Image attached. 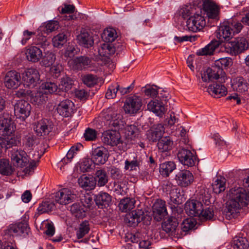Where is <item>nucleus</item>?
<instances>
[{
	"label": "nucleus",
	"mask_w": 249,
	"mask_h": 249,
	"mask_svg": "<svg viewBox=\"0 0 249 249\" xmlns=\"http://www.w3.org/2000/svg\"><path fill=\"white\" fill-rule=\"evenodd\" d=\"M204 14H206L208 19V24L210 20L217 21L219 19V8L213 2L208 0L204 2L203 4Z\"/></svg>",
	"instance_id": "12"
},
{
	"label": "nucleus",
	"mask_w": 249,
	"mask_h": 249,
	"mask_svg": "<svg viewBox=\"0 0 249 249\" xmlns=\"http://www.w3.org/2000/svg\"><path fill=\"white\" fill-rule=\"evenodd\" d=\"M82 79L83 83L89 88L93 87L98 82L97 76L91 74H88L83 76Z\"/></svg>",
	"instance_id": "52"
},
{
	"label": "nucleus",
	"mask_w": 249,
	"mask_h": 249,
	"mask_svg": "<svg viewBox=\"0 0 249 249\" xmlns=\"http://www.w3.org/2000/svg\"><path fill=\"white\" fill-rule=\"evenodd\" d=\"M244 188L235 187L231 188L228 194L224 212L229 218L234 217L239 210L249 205V177L243 180Z\"/></svg>",
	"instance_id": "1"
},
{
	"label": "nucleus",
	"mask_w": 249,
	"mask_h": 249,
	"mask_svg": "<svg viewBox=\"0 0 249 249\" xmlns=\"http://www.w3.org/2000/svg\"><path fill=\"white\" fill-rule=\"evenodd\" d=\"M103 142L107 145L116 146L121 144L122 146H126L125 142H123L120 133L116 130H108L105 131L102 136Z\"/></svg>",
	"instance_id": "7"
},
{
	"label": "nucleus",
	"mask_w": 249,
	"mask_h": 249,
	"mask_svg": "<svg viewBox=\"0 0 249 249\" xmlns=\"http://www.w3.org/2000/svg\"><path fill=\"white\" fill-rule=\"evenodd\" d=\"M53 123L48 119H43L34 125V129L38 136H46L52 131Z\"/></svg>",
	"instance_id": "17"
},
{
	"label": "nucleus",
	"mask_w": 249,
	"mask_h": 249,
	"mask_svg": "<svg viewBox=\"0 0 249 249\" xmlns=\"http://www.w3.org/2000/svg\"><path fill=\"white\" fill-rule=\"evenodd\" d=\"M225 183L226 179L225 178L215 180L212 185L213 192L218 194L225 191L226 189Z\"/></svg>",
	"instance_id": "48"
},
{
	"label": "nucleus",
	"mask_w": 249,
	"mask_h": 249,
	"mask_svg": "<svg viewBox=\"0 0 249 249\" xmlns=\"http://www.w3.org/2000/svg\"><path fill=\"white\" fill-rule=\"evenodd\" d=\"M147 219L148 222L144 221L146 224L150 223L152 218L150 216H145L144 212L142 210H137L126 214L124 219L125 222L129 226L135 227L141 221Z\"/></svg>",
	"instance_id": "6"
},
{
	"label": "nucleus",
	"mask_w": 249,
	"mask_h": 249,
	"mask_svg": "<svg viewBox=\"0 0 249 249\" xmlns=\"http://www.w3.org/2000/svg\"><path fill=\"white\" fill-rule=\"evenodd\" d=\"M84 138L86 141H92L96 139L97 136L96 131L94 129L88 128L86 129L84 134Z\"/></svg>",
	"instance_id": "62"
},
{
	"label": "nucleus",
	"mask_w": 249,
	"mask_h": 249,
	"mask_svg": "<svg viewBox=\"0 0 249 249\" xmlns=\"http://www.w3.org/2000/svg\"><path fill=\"white\" fill-rule=\"evenodd\" d=\"M171 208L172 211V216L174 218H176L178 221L181 219L183 215V210L181 207L178 205H172Z\"/></svg>",
	"instance_id": "58"
},
{
	"label": "nucleus",
	"mask_w": 249,
	"mask_h": 249,
	"mask_svg": "<svg viewBox=\"0 0 249 249\" xmlns=\"http://www.w3.org/2000/svg\"><path fill=\"white\" fill-rule=\"evenodd\" d=\"M22 79L27 87L34 88L39 84L40 74L38 71L35 69H28L22 73Z\"/></svg>",
	"instance_id": "9"
},
{
	"label": "nucleus",
	"mask_w": 249,
	"mask_h": 249,
	"mask_svg": "<svg viewBox=\"0 0 249 249\" xmlns=\"http://www.w3.org/2000/svg\"><path fill=\"white\" fill-rule=\"evenodd\" d=\"M36 45H39L41 48L43 49L44 52H46L47 48L50 45V42L46 37V35L37 32L36 38Z\"/></svg>",
	"instance_id": "46"
},
{
	"label": "nucleus",
	"mask_w": 249,
	"mask_h": 249,
	"mask_svg": "<svg viewBox=\"0 0 249 249\" xmlns=\"http://www.w3.org/2000/svg\"><path fill=\"white\" fill-rule=\"evenodd\" d=\"M176 179L179 186L186 187L193 182L194 177L189 171L184 170L180 171L176 175Z\"/></svg>",
	"instance_id": "24"
},
{
	"label": "nucleus",
	"mask_w": 249,
	"mask_h": 249,
	"mask_svg": "<svg viewBox=\"0 0 249 249\" xmlns=\"http://www.w3.org/2000/svg\"><path fill=\"white\" fill-rule=\"evenodd\" d=\"M67 33L64 32L54 36L52 39L53 46L58 48H61L67 42Z\"/></svg>",
	"instance_id": "45"
},
{
	"label": "nucleus",
	"mask_w": 249,
	"mask_h": 249,
	"mask_svg": "<svg viewBox=\"0 0 249 249\" xmlns=\"http://www.w3.org/2000/svg\"><path fill=\"white\" fill-rule=\"evenodd\" d=\"M196 225V221L191 218L184 219L181 224V229L183 231L187 232L193 229Z\"/></svg>",
	"instance_id": "57"
},
{
	"label": "nucleus",
	"mask_w": 249,
	"mask_h": 249,
	"mask_svg": "<svg viewBox=\"0 0 249 249\" xmlns=\"http://www.w3.org/2000/svg\"><path fill=\"white\" fill-rule=\"evenodd\" d=\"M52 94L61 95L58 92V86L54 82H47L43 83L39 87V94Z\"/></svg>",
	"instance_id": "33"
},
{
	"label": "nucleus",
	"mask_w": 249,
	"mask_h": 249,
	"mask_svg": "<svg viewBox=\"0 0 249 249\" xmlns=\"http://www.w3.org/2000/svg\"><path fill=\"white\" fill-rule=\"evenodd\" d=\"M14 115L16 119L24 121L30 114V110H14Z\"/></svg>",
	"instance_id": "61"
},
{
	"label": "nucleus",
	"mask_w": 249,
	"mask_h": 249,
	"mask_svg": "<svg viewBox=\"0 0 249 249\" xmlns=\"http://www.w3.org/2000/svg\"><path fill=\"white\" fill-rule=\"evenodd\" d=\"M220 45H221L220 40L213 39L205 47L198 50L196 53L198 56L212 55L215 50Z\"/></svg>",
	"instance_id": "31"
},
{
	"label": "nucleus",
	"mask_w": 249,
	"mask_h": 249,
	"mask_svg": "<svg viewBox=\"0 0 249 249\" xmlns=\"http://www.w3.org/2000/svg\"><path fill=\"white\" fill-rule=\"evenodd\" d=\"M26 57L27 59L32 62H38L42 57V51L36 46H31L27 50Z\"/></svg>",
	"instance_id": "32"
},
{
	"label": "nucleus",
	"mask_w": 249,
	"mask_h": 249,
	"mask_svg": "<svg viewBox=\"0 0 249 249\" xmlns=\"http://www.w3.org/2000/svg\"><path fill=\"white\" fill-rule=\"evenodd\" d=\"M14 132V128L11 120L9 118L0 119V158L1 156L2 149L6 150L16 146L19 141L11 134Z\"/></svg>",
	"instance_id": "2"
},
{
	"label": "nucleus",
	"mask_w": 249,
	"mask_h": 249,
	"mask_svg": "<svg viewBox=\"0 0 249 249\" xmlns=\"http://www.w3.org/2000/svg\"><path fill=\"white\" fill-rule=\"evenodd\" d=\"M94 201L99 208L103 209L109 205L111 201V197L108 193L101 192L95 196Z\"/></svg>",
	"instance_id": "29"
},
{
	"label": "nucleus",
	"mask_w": 249,
	"mask_h": 249,
	"mask_svg": "<svg viewBox=\"0 0 249 249\" xmlns=\"http://www.w3.org/2000/svg\"><path fill=\"white\" fill-rule=\"evenodd\" d=\"M139 133V129L134 124L129 125L125 127V134L131 138L135 137Z\"/></svg>",
	"instance_id": "59"
},
{
	"label": "nucleus",
	"mask_w": 249,
	"mask_h": 249,
	"mask_svg": "<svg viewBox=\"0 0 249 249\" xmlns=\"http://www.w3.org/2000/svg\"><path fill=\"white\" fill-rule=\"evenodd\" d=\"M59 26L57 21L51 20L46 25L40 26L37 30V32L43 33V34L47 35L58 29Z\"/></svg>",
	"instance_id": "39"
},
{
	"label": "nucleus",
	"mask_w": 249,
	"mask_h": 249,
	"mask_svg": "<svg viewBox=\"0 0 249 249\" xmlns=\"http://www.w3.org/2000/svg\"><path fill=\"white\" fill-rule=\"evenodd\" d=\"M178 221L177 218L170 217L162 223L161 227L167 233L173 235L178 233Z\"/></svg>",
	"instance_id": "25"
},
{
	"label": "nucleus",
	"mask_w": 249,
	"mask_h": 249,
	"mask_svg": "<svg viewBox=\"0 0 249 249\" xmlns=\"http://www.w3.org/2000/svg\"><path fill=\"white\" fill-rule=\"evenodd\" d=\"M249 244L247 239L243 237H235L233 239L232 248L233 249H247Z\"/></svg>",
	"instance_id": "41"
},
{
	"label": "nucleus",
	"mask_w": 249,
	"mask_h": 249,
	"mask_svg": "<svg viewBox=\"0 0 249 249\" xmlns=\"http://www.w3.org/2000/svg\"><path fill=\"white\" fill-rule=\"evenodd\" d=\"M120 46L118 43H112L105 42L103 43L99 49L98 53L100 55L107 57L108 55H112L118 51L119 47Z\"/></svg>",
	"instance_id": "28"
},
{
	"label": "nucleus",
	"mask_w": 249,
	"mask_h": 249,
	"mask_svg": "<svg viewBox=\"0 0 249 249\" xmlns=\"http://www.w3.org/2000/svg\"><path fill=\"white\" fill-rule=\"evenodd\" d=\"M135 204V200L133 198H126L122 199L119 203L120 209L122 212H126L132 210Z\"/></svg>",
	"instance_id": "47"
},
{
	"label": "nucleus",
	"mask_w": 249,
	"mask_h": 249,
	"mask_svg": "<svg viewBox=\"0 0 249 249\" xmlns=\"http://www.w3.org/2000/svg\"><path fill=\"white\" fill-rule=\"evenodd\" d=\"M44 53V55L40 62L41 65L45 67H49L52 65L55 60V54L49 51H46Z\"/></svg>",
	"instance_id": "43"
},
{
	"label": "nucleus",
	"mask_w": 249,
	"mask_h": 249,
	"mask_svg": "<svg viewBox=\"0 0 249 249\" xmlns=\"http://www.w3.org/2000/svg\"><path fill=\"white\" fill-rule=\"evenodd\" d=\"M218 83H213L210 85L207 89V91L210 95L214 98H220L226 95L227 88L223 85Z\"/></svg>",
	"instance_id": "26"
},
{
	"label": "nucleus",
	"mask_w": 249,
	"mask_h": 249,
	"mask_svg": "<svg viewBox=\"0 0 249 249\" xmlns=\"http://www.w3.org/2000/svg\"><path fill=\"white\" fill-rule=\"evenodd\" d=\"M76 39L77 43L86 48L91 47L94 45V39L92 35L86 29H82Z\"/></svg>",
	"instance_id": "20"
},
{
	"label": "nucleus",
	"mask_w": 249,
	"mask_h": 249,
	"mask_svg": "<svg viewBox=\"0 0 249 249\" xmlns=\"http://www.w3.org/2000/svg\"><path fill=\"white\" fill-rule=\"evenodd\" d=\"M219 36H217V38L220 40L221 44L224 39L226 42L230 41L232 37L234 35L232 31L231 28L227 24L226 22H224L219 28L218 32Z\"/></svg>",
	"instance_id": "27"
},
{
	"label": "nucleus",
	"mask_w": 249,
	"mask_h": 249,
	"mask_svg": "<svg viewBox=\"0 0 249 249\" xmlns=\"http://www.w3.org/2000/svg\"><path fill=\"white\" fill-rule=\"evenodd\" d=\"M164 131V127L161 124L154 125L147 131L146 138L150 142H156L162 137Z\"/></svg>",
	"instance_id": "21"
},
{
	"label": "nucleus",
	"mask_w": 249,
	"mask_h": 249,
	"mask_svg": "<svg viewBox=\"0 0 249 249\" xmlns=\"http://www.w3.org/2000/svg\"><path fill=\"white\" fill-rule=\"evenodd\" d=\"M203 210L202 203L197 200H191L188 201L185 204V210L190 216L200 217Z\"/></svg>",
	"instance_id": "16"
},
{
	"label": "nucleus",
	"mask_w": 249,
	"mask_h": 249,
	"mask_svg": "<svg viewBox=\"0 0 249 249\" xmlns=\"http://www.w3.org/2000/svg\"><path fill=\"white\" fill-rule=\"evenodd\" d=\"M78 182L82 188L87 190H92L95 187V179L92 177H89L82 175L78 178Z\"/></svg>",
	"instance_id": "36"
},
{
	"label": "nucleus",
	"mask_w": 249,
	"mask_h": 249,
	"mask_svg": "<svg viewBox=\"0 0 249 249\" xmlns=\"http://www.w3.org/2000/svg\"><path fill=\"white\" fill-rule=\"evenodd\" d=\"M202 80L204 82H209L217 80L220 83H224L227 79L226 73L222 68H218L215 64L201 71Z\"/></svg>",
	"instance_id": "4"
},
{
	"label": "nucleus",
	"mask_w": 249,
	"mask_h": 249,
	"mask_svg": "<svg viewBox=\"0 0 249 249\" xmlns=\"http://www.w3.org/2000/svg\"><path fill=\"white\" fill-rule=\"evenodd\" d=\"M92 161L89 159H84L80 164V169L82 172H89L91 169Z\"/></svg>",
	"instance_id": "63"
},
{
	"label": "nucleus",
	"mask_w": 249,
	"mask_h": 249,
	"mask_svg": "<svg viewBox=\"0 0 249 249\" xmlns=\"http://www.w3.org/2000/svg\"><path fill=\"white\" fill-rule=\"evenodd\" d=\"M144 105L142 98L140 96L134 94L126 97L124 102V109H141Z\"/></svg>",
	"instance_id": "23"
},
{
	"label": "nucleus",
	"mask_w": 249,
	"mask_h": 249,
	"mask_svg": "<svg viewBox=\"0 0 249 249\" xmlns=\"http://www.w3.org/2000/svg\"><path fill=\"white\" fill-rule=\"evenodd\" d=\"M166 192L170 195V202L175 205H178L179 201V191L175 186H173L171 183H168L164 188Z\"/></svg>",
	"instance_id": "34"
},
{
	"label": "nucleus",
	"mask_w": 249,
	"mask_h": 249,
	"mask_svg": "<svg viewBox=\"0 0 249 249\" xmlns=\"http://www.w3.org/2000/svg\"><path fill=\"white\" fill-rule=\"evenodd\" d=\"M75 198V195L68 188H63L57 192L55 195V200L61 205H66L72 202Z\"/></svg>",
	"instance_id": "19"
},
{
	"label": "nucleus",
	"mask_w": 249,
	"mask_h": 249,
	"mask_svg": "<svg viewBox=\"0 0 249 249\" xmlns=\"http://www.w3.org/2000/svg\"><path fill=\"white\" fill-rule=\"evenodd\" d=\"M13 173V170L11 166L9 164L8 160L4 159L0 160V174L9 176Z\"/></svg>",
	"instance_id": "49"
},
{
	"label": "nucleus",
	"mask_w": 249,
	"mask_h": 249,
	"mask_svg": "<svg viewBox=\"0 0 249 249\" xmlns=\"http://www.w3.org/2000/svg\"><path fill=\"white\" fill-rule=\"evenodd\" d=\"M101 37L105 42L112 43L117 37L116 31L112 28L105 30Z\"/></svg>",
	"instance_id": "44"
},
{
	"label": "nucleus",
	"mask_w": 249,
	"mask_h": 249,
	"mask_svg": "<svg viewBox=\"0 0 249 249\" xmlns=\"http://www.w3.org/2000/svg\"><path fill=\"white\" fill-rule=\"evenodd\" d=\"M224 51L232 56H237L244 53L249 48V41L244 36H238L225 42Z\"/></svg>",
	"instance_id": "3"
},
{
	"label": "nucleus",
	"mask_w": 249,
	"mask_h": 249,
	"mask_svg": "<svg viewBox=\"0 0 249 249\" xmlns=\"http://www.w3.org/2000/svg\"><path fill=\"white\" fill-rule=\"evenodd\" d=\"M153 216L157 221H161L167 215L165 202L161 199L157 200L153 206Z\"/></svg>",
	"instance_id": "22"
},
{
	"label": "nucleus",
	"mask_w": 249,
	"mask_h": 249,
	"mask_svg": "<svg viewBox=\"0 0 249 249\" xmlns=\"http://www.w3.org/2000/svg\"><path fill=\"white\" fill-rule=\"evenodd\" d=\"M74 69L82 70L89 67L91 63L92 58L86 55L76 57L72 60Z\"/></svg>",
	"instance_id": "30"
},
{
	"label": "nucleus",
	"mask_w": 249,
	"mask_h": 249,
	"mask_svg": "<svg viewBox=\"0 0 249 249\" xmlns=\"http://www.w3.org/2000/svg\"><path fill=\"white\" fill-rule=\"evenodd\" d=\"M20 73L15 71H8L4 77V83L7 89H17L20 85Z\"/></svg>",
	"instance_id": "15"
},
{
	"label": "nucleus",
	"mask_w": 249,
	"mask_h": 249,
	"mask_svg": "<svg viewBox=\"0 0 249 249\" xmlns=\"http://www.w3.org/2000/svg\"><path fill=\"white\" fill-rule=\"evenodd\" d=\"M160 87L156 85H153L149 88H146V87H143L142 89V92L146 96H149L153 99L154 98L159 96L160 94H159L158 91Z\"/></svg>",
	"instance_id": "50"
},
{
	"label": "nucleus",
	"mask_w": 249,
	"mask_h": 249,
	"mask_svg": "<svg viewBox=\"0 0 249 249\" xmlns=\"http://www.w3.org/2000/svg\"><path fill=\"white\" fill-rule=\"evenodd\" d=\"M11 158L14 165L18 167H26L29 162V156L21 149H13L11 151Z\"/></svg>",
	"instance_id": "10"
},
{
	"label": "nucleus",
	"mask_w": 249,
	"mask_h": 249,
	"mask_svg": "<svg viewBox=\"0 0 249 249\" xmlns=\"http://www.w3.org/2000/svg\"><path fill=\"white\" fill-rule=\"evenodd\" d=\"M74 81L71 77L65 76L60 79L58 86V92L61 95L63 92H67L71 89L74 85Z\"/></svg>",
	"instance_id": "35"
},
{
	"label": "nucleus",
	"mask_w": 249,
	"mask_h": 249,
	"mask_svg": "<svg viewBox=\"0 0 249 249\" xmlns=\"http://www.w3.org/2000/svg\"><path fill=\"white\" fill-rule=\"evenodd\" d=\"M236 85L238 91L244 92L248 90L249 84L243 77H237L236 79Z\"/></svg>",
	"instance_id": "55"
},
{
	"label": "nucleus",
	"mask_w": 249,
	"mask_h": 249,
	"mask_svg": "<svg viewBox=\"0 0 249 249\" xmlns=\"http://www.w3.org/2000/svg\"><path fill=\"white\" fill-rule=\"evenodd\" d=\"M176 168L173 161H166L161 163L160 166V172L162 176L168 177Z\"/></svg>",
	"instance_id": "40"
},
{
	"label": "nucleus",
	"mask_w": 249,
	"mask_h": 249,
	"mask_svg": "<svg viewBox=\"0 0 249 249\" xmlns=\"http://www.w3.org/2000/svg\"><path fill=\"white\" fill-rule=\"evenodd\" d=\"M226 22L231 28L234 35L240 33L243 27L241 22L233 19H231Z\"/></svg>",
	"instance_id": "56"
},
{
	"label": "nucleus",
	"mask_w": 249,
	"mask_h": 249,
	"mask_svg": "<svg viewBox=\"0 0 249 249\" xmlns=\"http://www.w3.org/2000/svg\"><path fill=\"white\" fill-rule=\"evenodd\" d=\"M80 51L76 45H69L65 53V55L70 58L73 57Z\"/></svg>",
	"instance_id": "64"
},
{
	"label": "nucleus",
	"mask_w": 249,
	"mask_h": 249,
	"mask_svg": "<svg viewBox=\"0 0 249 249\" xmlns=\"http://www.w3.org/2000/svg\"><path fill=\"white\" fill-rule=\"evenodd\" d=\"M214 64L218 68H222L224 67L225 68H228L231 66L233 64L232 59L231 57H224L221 58L214 62Z\"/></svg>",
	"instance_id": "54"
},
{
	"label": "nucleus",
	"mask_w": 249,
	"mask_h": 249,
	"mask_svg": "<svg viewBox=\"0 0 249 249\" xmlns=\"http://www.w3.org/2000/svg\"><path fill=\"white\" fill-rule=\"evenodd\" d=\"M70 211L72 214L77 218H82L86 216V210L79 203L73 204L70 208Z\"/></svg>",
	"instance_id": "42"
},
{
	"label": "nucleus",
	"mask_w": 249,
	"mask_h": 249,
	"mask_svg": "<svg viewBox=\"0 0 249 249\" xmlns=\"http://www.w3.org/2000/svg\"><path fill=\"white\" fill-rule=\"evenodd\" d=\"M206 25L205 18L200 14H195L186 21V26L189 31L196 32L201 30Z\"/></svg>",
	"instance_id": "8"
},
{
	"label": "nucleus",
	"mask_w": 249,
	"mask_h": 249,
	"mask_svg": "<svg viewBox=\"0 0 249 249\" xmlns=\"http://www.w3.org/2000/svg\"><path fill=\"white\" fill-rule=\"evenodd\" d=\"M105 118L107 121H109V126L112 129L114 128V130L118 131L124 128L125 123L121 114L115 113L112 112V110H109Z\"/></svg>",
	"instance_id": "14"
},
{
	"label": "nucleus",
	"mask_w": 249,
	"mask_h": 249,
	"mask_svg": "<svg viewBox=\"0 0 249 249\" xmlns=\"http://www.w3.org/2000/svg\"><path fill=\"white\" fill-rule=\"evenodd\" d=\"M119 89V85L117 84L115 87L113 85L110 86L106 93V97L108 99L115 98L116 97L117 91Z\"/></svg>",
	"instance_id": "60"
},
{
	"label": "nucleus",
	"mask_w": 249,
	"mask_h": 249,
	"mask_svg": "<svg viewBox=\"0 0 249 249\" xmlns=\"http://www.w3.org/2000/svg\"><path fill=\"white\" fill-rule=\"evenodd\" d=\"M174 100L166 94L160 93L159 96L154 98L147 104V109H173L176 107Z\"/></svg>",
	"instance_id": "5"
},
{
	"label": "nucleus",
	"mask_w": 249,
	"mask_h": 249,
	"mask_svg": "<svg viewBox=\"0 0 249 249\" xmlns=\"http://www.w3.org/2000/svg\"><path fill=\"white\" fill-rule=\"evenodd\" d=\"M89 231V223L88 221H85L80 225L79 229L76 231L77 238L79 239L83 238Z\"/></svg>",
	"instance_id": "53"
},
{
	"label": "nucleus",
	"mask_w": 249,
	"mask_h": 249,
	"mask_svg": "<svg viewBox=\"0 0 249 249\" xmlns=\"http://www.w3.org/2000/svg\"><path fill=\"white\" fill-rule=\"evenodd\" d=\"M178 158L180 163L187 167H193L196 162L195 154L185 148H180L178 152Z\"/></svg>",
	"instance_id": "11"
},
{
	"label": "nucleus",
	"mask_w": 249,
	"mask_h": 249,
	"mask_svg": "<svg viewBox=\"0 0 249 249\" xmlns=\"http://www.w3.org/2000/svg\"><path fill=\"white\" fill-rule=\"evenodd\" d=\"M54 208V204L50 201L42 202L37 208L39 214L51 212Z\"/></svg>",
	"instance_id": "51"
},
{
	"label": "nucleus",
	"mask_w": 249,
	"mask_h": 249,
	"mask_svg": "<svg viewBox=\"0 0 249 249\" xmlns=\"http://www.w3.org/2000/svg\"><path fill=\"white\" fill-rule=\"evenodd\" d=\"M30 231V228L27 224L25 223L18 222V223L10 225L7 229L5 230L6 234L12 236L23 235L25 236Z\"/></svg>",
	"instance_id": "13"
},
{
	"label": "nucleus",
	"mask_w": 249,
	"mask_h": 249,
	"mask_svg": "<svg viewBox=\"0 0 249 249\" xmlns=\"http://www.w3.org/2000/svg\"><path fill=\"white\" fill-rule=\"evenodd\" d=\"M158 141L157 146L161 152H167L172 149L173 142L169 137L161 138Z\"/></svg>",
	"instance_id": "38"
},
{
	"label": "nucleus",
	"mask_w": 249,
	"mask_h": 249,
	"mask_svg": "<svg viewBox=\"0 0 249 249\" xmlns=\"http://www.w3.org/2000/svg\"><path fill=\"white\" fill-rule=\"evenodd\" d=\"M95 185L99 187L104 186L108 181V176L106 171L103 169H99L96 171L94 177Z\"/></svg>",
	"instance_id": "37"
},
{
	"label": "nucleus",
	"mask_w": 249,
	"mask_h": 249,
	"mask_svg": "<svg viewBox=\"0 0 249 249\" xmlns=\"http://www.w3.org/2000/svg\"><path fill=\"white\" fill-rule=\"evenodd\" d=\"M107 150L104 147H98L92 151L91 160L96 165L104 164L108 158Z\"/></svg>",
	"instance_id": "18"
}]
</instances>
